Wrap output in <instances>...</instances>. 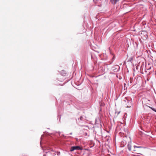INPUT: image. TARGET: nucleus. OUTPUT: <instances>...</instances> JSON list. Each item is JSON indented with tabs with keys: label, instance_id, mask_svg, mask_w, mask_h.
Listing matches in <instances>:
<instances>
[{
	"label": "nucleus",
	"instance_id": "1",
	"mask_svg": "<svg viewBox=\"0 0 156 156\" xmlns=\"http://www.w3.org/2000/svg\"><path fill=\"white\" fill-rule=\"evenodd\" d=\"M81 149V148L80 146H75L72 147L70 148V151H73L74 150H79Z\"/></svg>",
	"mask_w": 156,
	"mask_h": 156
},
{
	"label": "nucleus",
	"instance_id": "2",
	"mask_svg": "<svg viewBox=\"0 0 156 156\" xmlns=\"http://www.w3.org/2000/svg\"><path fill=\"white\" fill-rule=\"evenodd\" d=\"M55 154L54 151H52L51 152H50L49 151L47 152L46 154H43V156H49L51 154Z\"/></svg>",
	"mask_w": 156,
	"mask_h": 156
},
{
	"label": "nucleus",
	"instance_id": "3",
	"mask_svg": "<svg viewBox=\"0 0 156 156\" xmlns=\"http://www.w3.org/2000/svg\"><path fill=\"white\" fill-rule=\"evenodd\" d=\"M66 74H67L66 73L64 70H62L61 71V75L63 76H65L66 75Z\"/></svg>",
	"mask_w": 156,
	"mask_h": 156
},
{
	"label": "nucleus",
	"instance_id": "4",
	"mask_svg": "<svg viewBox=\"0 0 156 156\" xmlns=\"http://www.w3.org/2000/svg\"><path fill=\"white\" fill-rule=\"evenodd\" d=\"M76 79V80H75V81H77V80H79L80 79ZM75 83L76 85H79L81 84V83H82V81H81L80 82H77H77H76V81H75Z\"/></svg>",
	"mask_w": 156,
	"mask_h": 156
},
{
	"label": "nucleus",
	"instance_id": "5",
	"mask_svg": "<svg viewBox=\"0 0 156 156\" xmlns=\"http://www.w3.org/2000/svg\"><path fill=\"white\" fill-rule=\"evenodd\" d=\"M119 0H110L111 2L113 4H115Z\"/></svg>",
	"mask_w": 156,
	"mask_h": 156
},
{
	"label": "nucleus",
	"instance_id": "6",
	"mask_svg": "<svg viewBox=\"0 0 156 156\" xmlns=\"http://www.w3.org/2000/svg\"><path fill=\"white\" fill-rule=\"evenodd\" d=\"M111 74V77H114L115 78V77H117V78L118 77V76L116 74H115V73H112Z\"/></svg>",
	"mask_w": 156,
	"mask_h": 156
},
{
	"label": "nucleus",
	"instance_id": "7",
	"mask_svg": "<svg viewBox=\"0 0 156 156\" xmlns=\"http://www.w3.org/2000/svg\"><path fill=\"white\" fill-rule=\"evenodd\" d=\"M127 147L128 149V150L130 151L131 150V144L130 143H128L127 144Z\"/></svg>",
	"mask_w": 156,
	"mask_h": 156
},
{
	"label": "nucleus",
	"instance_id": "8",
	"mask_svg": "<svg viewBox=\"0 0 156 156\" xmlns=\"http://www.w3.org/2000/svg\"><path fill=\"white\" fill-rule=\"evenodd\" d=\"M131 102H129V104H126V105H125V106L126 107V108H129V107H131Z\"/></svg>",
	"mask_w": 156,
	"mask_h": 156
},
{
	"label": "nucleus",
	"instance_id": "9",
	"mask_svg": "<svg viewBox=\"0 0 156 156\" xmlns=\"http://www.w3.org/2000/svg\"><path fill=\"white\" fill-rule=\"evenodd\" d=\"M83 116H81L80 117V118H79L78 119V120H79V119H80L81 121H82L83 120Z\"/></svg>",
	"mask_w": 156,
	"mask_h": 156
},
{
	"label": "nucleus",
	"instance_id": "10",
	"mask_svg": "<svg viewBox=\"0 0 156 156\" xmlns=\"http://www.w3.org/2000/svg\"><path fill=\"white\" fill-rule=\"evenodd\" d=\"M142 147L141 146H134V148H141Z\"/></svg>",
	"mask_w": 156,
	"mask_h": 156
},
{
	"label": "nucleus",
	"instance_id": "11",
	"mask_svg": "<svg viewBox=\"0 0 156 156\" xmlns=\"http://www.w3.org/2000/svg\"><path fill=\"white\" fill-rule=\"evenodd\" d=\"M149 107L150 108H151L152 110L156 112V110H155L154 108L150 107Z\"/></svg>",
	"mask_w": 156,
	"mask_h": 156
},
{
	"label": "nucleus",
	"instance_id": "12",
	"mask_svg": "<svg viewBox=\"0 0 156 156\" xmlns=\"http://www.w3.org/2000/svg\"><path fill=\"white\" fill-rule=\"evenodd\" d=\"M97 120H98V121H100L99 119L98 118V119H96L95 122V123L96 124H97L98 123H97V122H98Z\"/></svg>",
	"mask_w": 156,
	"mask_h": 156
},
{
	"label": "nucleus",
	"instance_id": "13",
	"mask_svg": "<svg viewBox=\"0 0 156 156\" xmlns=\"http://www.w3.org/2000/svg\"><path fill=\"white\" fill-rule=\"evenodd\" d=\"M125 101V102H127V104H129V101L128 100L126 99V100Z\"/></svg>",
	"mask_w": 156,
	"mask_h": 156
},
{
	"label": "nucleus",
	"instance_id": "14",
	"mask_svg": "<svg viewBox=\"0 0 156 156\" xmlns=\"http://www.w3.org/2000/svg\"><path fill=\"white\" fill-rule=\"evenodd\" d=\"M136 154H140V153H137Z\"/></svg>",
	"mask_w": 156,
	"mask_h": 156
},
{
	"label": "nucleus",
	"instance_id": "15",
	"mask_svg": "<svg viewBox=\"0 0 156 156\" xmlns=\"http://www.w3.org/2000/svg\"><path fill=\"white\" fill-rule=\"evenodd\" d=\"M120 113V112H119L118 113H117V115H118Z\"/></svg>",
	"mask_w": 156,
	"mask_h": 156
},
{
	"label": "nucleus",
	"instance_id": "16",
	"mask_svg": "<svg viewBox=\"0 0 156 156\" xmlns=\"http://www.w3.org/2000/svg\"><path fill=\"white\" fill-rule=\"evenodd\" d=\"M114 56H113L112 59H114Z\"/></svg>",
	"mask_w": 156,
	"mask_h": 156
},
{
	"label": "nucleus",
	"instance_id": "17",
	"mask_svg": "<svg viewBox=\"0 0 156 156\" xmlns=\"http://www.w3.org/2000/svg\"><path fill=\"white\" fill-rule=\"evenodd\" d=\"M147 81H148L149 80H148V78H147Z\"/></svg>",
	"mask_w": 156,
	"mask_h": 156
},
{
	"label": "nucleus",
	"instance_id": "18",
	"mask_svg": "<svg viewBox=\"0 0 156 156\" xmlns=\"http://www.w3.org/2000/svg\"><path fill=\"white\" fill-rule=\"evenodd\" d=\"M72 134V133H70V135H71Z\"/></svg>",
	"mask_w": 156,
	"mask_h": 156
},
{
	"label": "nucleus",
	"instance_id": "19",
	"mask_svg": "<svg viewBox=\"0 0 156 156\" xmlns=\"http://www.w3.org/2000/svg\"><path fill=\"white\" fill-rule=\"evenodd\" d=\"M40 144H41V146L42 147V146H41V143Z\"/></svg>",
	"mask_w": 156,
	"mask_h": 156
},
{
	"label": "nucleus",
	"instance_id": "20",
	"mask_svg": "<svg viewBox=\"0 0 156 156\" xmlns=\"http://www.w3.org/2000/svg\"><path fill=\"white\" fill-rule=\"evenodd\" d=\"M130 82H131V79H130Z\"/></svg>",
	"mask_w": 156,
	"mask_h": 156
},
{
	"label": "nucleus",
	"instance_id": "21",
	"mask_svg": "<svg viewBox=\"0 0 156 156\" xmlns=\"http://www.w3.org/2000/svg\"><path fill=\"white\" fill-rule=\"evenodd\" d=\"M62 79L61 78H60V79Z\"/></svg>",
	"mask_w": 156,
	"mask_h": 156
},
{
	"label": "nucleus",
	"instance_id": "22",
	"mask_svg": "<svg viewBox=\"0 0 156 156\" xmlns=\"http://www.w3.org/2000/svg\"><path fill=\"white\" fill-rule=\"evenodd\" d=\"M58 81H60V80H58Z\"/></svg>",
	"mask_w": 156,
	"mask_h": 156
}]
</instances>
